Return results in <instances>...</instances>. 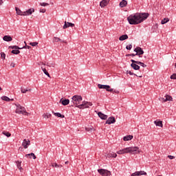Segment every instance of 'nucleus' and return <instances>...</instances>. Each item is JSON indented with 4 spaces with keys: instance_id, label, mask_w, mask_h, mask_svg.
<instances>
[{
    "instance_id": "obj_1",
    "label": "nucleus",
    "mask_w": 176,
    "mask_h": 176,
    "mask_svg": "<svg viewBox=\"0 0 176 176\" xmlns=\"http://www.w3.org/2000/svg\"><path fill=\"white\" fill-rule=\"evenodd\" d=\"M149 17V14L146 13H136L131 14L127 17V20L131 25H137L141 24L142 21L146 20Z\"/></svg>"
},
{
    "instance_id": "obj_2",
    "label": "nucleus",
    "mask_w": 176,
    "mask_h": 176,
    "mask_svg": "<svg viewBox=\"0 0 176 176\" xmlns=\"http://www.w3.org/2000/svg\"><path fill=\"white\" fill-rule=\"evenodd\" d=\"M140 153L141 151L138 146L126 147L117 151L118 155H124V153H131L132 155H137Z\"/></svg>"
},
{
    "instance_id": "obj_3",
    "label": "nucleus",
    "mask_w": 176,
    "mask_h": 176,
    "mask_svg": "<svg viewBox=\"0 0 176 176\" xmlns=\"http://www.w3.org/2000/svg\"><path fill=\"white\" fill-rule=\"evenodd\" d=\"M72 102H73L74 105H76V107L78 108V106H79L80 104V102L83 98L79 96V95H75L72 98Z\"/></svg>"
},
{
    "instance_id": "obj_4",
    "label": "nucleus",
    "mask_w": 176,
    "mask_h": 176,
    "mask_svg": "<svg viewBox=\"0 0 176 176\" xmlns=\"http://www.w3.org/2000/svg\"><path fill=\"white\" fill-rule=\"evenodd\" d=\"M16 113H19V115H24V113H25V115H28L29 113L27 112V111L25 110V108L24 107H22L20 104H16Z\"/></svg>"
},
{
    "instance_id": "obj_5",
    "label": "nucleus",
    "mask_w": 176,
    "mask_h": 176,
    "mask_svg": "<svg viewBox=\"0 0 176 176\" xmlns=\"http://www.w3.org/2000/svg\"><path fill=\"white\" fill-rule=\"evenodd\" d=\"M93 104L90 102L83 101L81 104H79V106H77V108L79 109H85L86 108H89V107H91Z\"/></svg>"
},
{
    "instance_id": "obj_6",
    "label": "nucleus",
    "mask_w": 176,
    "mask_h": 176,
    "mask_svg": "<svg viewBox=\"0 0 176 176\" xmlns=\"http://www.w3.org/2000/svg\"><path fill=\"white\" fill-rule=\"evenodd\" d=\"M98 172L102 176H109V175H111V171H109L108 170H106V169H102V168L98 169Z\"/></svg>"
},
{
    "instance_id": "obj_7",
    "label": "nucleus",
    "mask_w": 176,
    "mask_h": 176,
    "mask_svg": "<svg viewBox=\"0 0 176 176\" xmlns=\"http://www.w3.org/2000/svg\"><path fill=\"white\" fill-rule=\"evenodd\" d=\"M98 87L99 89H105L107 91H110L111 93H113V89H111V86L109 85H104L98 84Z\"/></svg>"
},
{
    "instance_id": "obj_8",
    "label": "nucleus",
    "mask_w": 176,
    "mask_h": 176,
    "mask_svg": "<svg viewBox=\"0 0 176 176\" xmlns=\"http://www.w3.org/2000/svg\"><path fill=\"white\" fill-rule=\"evenodd\" d=\"M30 145H31V141H30V140L24 139L22 142V146H23L25 149H27Z\"/></svg>"
},
{
    "instance_id": "obj_9",
    "label": "nucleus",
    "mask_w": 176,
    "mask_h": 176,
    "mask_svg": "<svg viewBox=\"0 0 176 176\" xmlns=\"http://www.w3.org/2000/svg\"><path fill=\"white\" fill-rule=\"evenodd\" d=\"M160 101H162V102H166L167 101H173V97L169 95H166L165 98H160Z\"/></svg>"
},
{
    "instance_id": "obj_10",
    "label": "nucleus",
    "mask_w": 176,
    "mask_h": 176,
    "mask_svg": "<svg viewBox=\"0 0 176 176\" xmlns=\"http://www.w3.org/2000/svg\"><path fill=\"white\" fill-rule=\"evenodd\" d=\"M134 52H136L137 56H142V54H144V50L140 47H137L135 50Z\"/></svg>"
},
{
    "instance_id": "obj_11",
    "label": "nucleus",
    "mask_w": 176,
    "mask_h": 176,
    "mask_svg": "<svg viewBox=\"0 0 176 176\" xmlns=\"http://www.w3.org/2000/svg\"><path fill=\"white\" fill-rule=\"evenodd\" d=\"M140 175H146V173L144 170L136 171L131 174V176H140Z\"/></svg>"
},
{
    "instance_id": "obj_12",
    "label": "nucleus",
    "mask_w": 176,
    "mask_h": 176,
    "mask_svg": "<svg viewBox=\"0 0 176 176\" xmlns=\"http://www.w3.org/2000/svg\"><path fill=\"white\" fill-rule=\"evenodd\" d=\"M116 122L114 117H109L106 121V124H113Z\"/></svg>"
},
{
    "instance_id": "obj_13",
    "label": "nucleus",
    "mask_w": 176,
    "mask_h": 176,
    "mask_svg": "<svg viewBox=\"0 0 176 176\" xmlns=\"http://www.w3.org/2000/svg\"><path fill=\"white\" fill-rule=\"evenodd\" d=\"M109 1L111 0H102L100 3V8H105V6H107L108 4L109 3Z\"/></svg>"
},
{
    "instance_id": "obj_14",
    "label": "nucleus",
    "mask_w": 176,
    "mask_h": 176,
    "mask_svg": "<svg viewBox=\"0 0 176 176\" xmlns=\"http://www.w3.org/2000/svg\"><path fill=\"white\" fill-rule=\"evenodd\" d=\"M34 12H35V10H34V8H30L29 10H28L25 12H23V16H30L31 14H32V13H34Z\"/></svg>"
},
{
    "instance_id": "obj_15",
    "label": "nucleus",
    "mask_w": 176,
    "mask_h": 176,
    "mask_svg": "<svg viewBox=\"0 0 176 176\" xmlns=\"http://www.w3.org/2000/svg\"><path fill=\"white\" fill-rule=\"evenodd\" d=\"M69 27H75V24L71 23L69 22L65 21V25H63V30L69 28Z\"/></svg>"
},
{
    "instance_id": "obj_16",
    "label": "nucleus",
    "mask_w": 176,
    "mask_h": 176,
    "mask_svg": "<svg viewBox=\"0 0 176 176\" xmlns=\"http://www.w3.org/2000/svg\"><path fill=\"white\" fill-rule=\"evenodd\" d=\"M3 40L6 42H12V41H13V38H12V36L9 35H6L3 37Z\"/></svg>"
},
{
    "instance_id": "obj_17",
    "label": "nucleus",
    "mask_w": 176,
    "mask_h": 176,
    "mask_svg": "<svg viewBox=\"0 0 176 176\" xmlns=\"http://www.w3.org/2000/svg\"><path fill=\"white\" fill-rule=\"evenodd\" d=\"M99 118H100V119H102L103 120H107V119H108V116L101 113V112H99L98 113Z\"/></svg>"
},
{
    "instance_id": "obj_18",
    "label": "nucleus",
    "mask_w": 176,
    "mask_h": 176,
    "mask_svg": "<svg viewBox=\"0 0 176 176\" xmlns=\"http://www.w3.org/2000/svg\"><path fill=\"white\" fill-rule=\"evenodd\" d=\"M131 63H135V64H138V65H141L143 67H146V65L144 63L137 61V60H134L133 59H131Z\"/></svg>"
},
{
    "instance_id": "obj_19",
    "label": "nucleus",
    "mask_w": 176,
    "mask_h": 176,
    "mask_svg": "<svg viewBox=\"0 0 176 176\" xmlns=\"http://www.w3.org/2000/svg\"><path fill=\"white\" fill-rule=\"evenodd\" d=\"M15 10L16 12V14H19V16H24V12H22L21 10L19 8H15Z\"/></svg>"
},
{
    "instance_id": "obj_20",
    "label": "nucleus",
    "mask_w": 176,
    "mask_h": 176,
    "mask_svg": "<svg viewBox=\"0 0 176 176\" xmlns=\"http://www.w3.org/2000/svg\"><path fill=\"white\" fill-rule=\"evenodd\" d=\"M60 102H61L62 105H68V104H69V99H60Z\"/></svg>"
},
{
    "instance_id": "obj_21",
    "label": "nucleus",
    "mask_w": 176,
    "mask_h": 176,
    "mask_svg": "<svg viewBox=\"0 0 176 176\" xmlns=\"http://www.w3.org/2000/svg\"><path fill=\"white\" fill-rule=\"evenodd\" d=\"M131 66L135 71L140 69V66L138 65H137V63H132V64H131Z\"/></svg>"
},
{
    "instance_id": "obj_22",
    "label": "nucleus",
    "mask_w": 176,
    "mask_h": 176,
    "mask_svg": "<svg viewBox=\"0 0 176 176\" xmlns=\"http://www.w3.org/2000/svg\"><path fill=\"white\" fill-rule=\"evenodd\" d=\"M125 6H127V1H126V0H122V1L120 3V8H125Z\"/></svg>"
},
{
    "instance_id": "obj_23",
    "label": "nucleus",
    "mask_w": 176,
    "mask_h": 176,
    "mask_svg": "<svg viewBox=\"0 0 176 176\" xmlns=\"http://www.w3.org/2000/svg\"><path fill=\"white\" fill-rule=\"evenodd\" d=\"M154 123L156 126H158V127H163V122L162 121L155 120Z\"/></svg>"
},
{
    "instance_id": "obj_24",
    "label": "nucleus",
    "mask_w": 176,
    "mask_h": 176,
    "mask_svg": "<svg viewBox=\"0 0 176 176\" xmlns=\"http://www.w3.org/2000/svg\"><path fill=\"white\" fill-rule=\"evenodd\" d=\"M126 39H129V36L127 34L122 35L119 38V41H126Z\"/></svg>"
},
{
    "instance_id": "obj_25",
    "label": "nucleus",
    "mask_w": 176,
    "mask_h": 176,
    "mask_svg": "<svg viewBox=\"0 0 176 176\" xmlns=\"http://www.w3.org/2000/svg\"><path fill=\"white\" fill-rule=\"evenodd\" d=\"M133 140V135H128V136H124L123 138V140L124 141H130Z\"/></svg>"
},
{
    "instance_id": "obj_26",
    "label": "nucleus",
    "mask_w": 176,
    "mask_h": 176,
    "mask_svg": "<svg viewBox=\"0 0 176 176\" xmlns=\"http://www.w3.org/2000/svg\"><path fill=\"white\" fill-rule=\"evenodd\" d=\"M41 69H42V71L44 72V74L47 75L48 78H50V74H49V72H47V70H46V68L41 67Z\"/></svg>"
},
{
    "instance_id": "obj_27",
    "label": "nucleus",
    "mask_w": 176,
    "mask_h": 176,
    "mask_svg": "<svg viewBox=\"0 0 176 176\" xmlns=\"http://www.w3.org/2000/svg\"><path fill=\"white\" fill-rule=\"evenodd\" d=\"M1 100H3V101H7V102L13 101V99H10L8 96L1 97Z\"/></svg>"
},
{
    "instance_id": "obj_28",
    "label": "nucleus",
    "mask_w": 176,
    "mask_h": 176,
    "mask_svg": "<svg viewBox=\"0 0 176 176\" xmlns=\"http://www.w3.org/2000/svg\"><path fill=\"white\" fill-rule=\"evenodd\" d=\"M43 118H44L45 119H49V118H52V114L49 113H44L43 114Z\"/></svg>"
},
{
    "instance_id": "obj_29",
    "label": "nucleus",
    "mask_w": 176,
    "mask_h": 176,
    "mask_svg": "<svg viewBox=\"0 0 176 176\" xmlns=\"http://www.w3.org/2000/svg\"><path fill=\"white\" fill-rule=\"evenodd\" d=\"M2 134H3V135H6V137H10V135H12V134L10 133H9L8 131H3L2 132Z\"/></svg>"
},
{
    "instance_id": "obj_30",
    "label": "nucleus",
    "mask_w": 176,
    "mask_h": 176,
    "mask_svg": "<svg viewBox=\"0 0 176 176\" xmlns=\"http://www.w3.org/2000/svg\"><path fill=\"white\" fill-rule=\"evenodd\" d=\"M16 166H17V168H19V170H20L21 171V170H23V168L21 167V162L17 161Z\"/></svg>"
},
{
    "instance_id": "obj_31",
    "label": "nucleus",
    "mask_w": 176,
    "mask_h": 176,
    "mask_svg": "<svg viewBox=\"0 0 176 176\" xmlns=\"http://www.w3.org/2000/svg\"><path fill=\"white\" fill-rule=\"evenodd\" d=\"M25 156V157L31 156L32 157H33V159H36V156L35 155V154H34V153H31L30 154H26Z\"/></svg>"
},
{
    "instance_id": "obj_32",
    "label": "nucleus",
    "mask_w": 176,
    "mask_h": 176,
    "mask_svg": "<svg viewBox=\"0 0 176 176\" xmlns=\"http://www.w3.org/2000/svg\"><path fill=\"white\" fill-rule=\"evenodd\" d=\"M169 21H170V19L168 18H165L162 20L161 23L166 24V23H168Z\"/></svg>"
},
{
    "instance_id": "obj_33",
    "label": "nucleus",
    "mask_w": 176,
    "mask_h": 176,
    "mask_svg": "<svg viewBox=\"0 0 176 176\" xmlns=\"http://www.w3.org/2000/svg\"><path fill=\"white\" fill-rule=\"evenodd\" d=\"M53 113H54V115L55 116H57L58 118H65V116H64V115H61V113H54V112H53Z\"/></svg>"
},
{
    "instance_id": "obj_34",
    "label": "nucleus",
    "mask_w": 176,
    "mask_h": 176,
    "mask_svg": "<svg viewBox=\"0 0 176 176\" xmlns=\"http://www.w3.org/2000/svg\"><path fill=\"white\" fill-rule=\"evenodd\" d=\"M61 41V38H58V37H54L52 42L54 43L56 42H60Z\"/></svg>"
},
{
    "instance_id": "obj_35",
    "label": "nucleus",
    "mask_w": 176,
    "mask_h": 176,
    "mask_svg": "<svg viewBox=\"0 0 176 176\" xmlns=\"http://www.w3.org/2000/svg\"><path fill=\"white\" fill-rule=\"evenodd\" d=\"M52 167H56V168H61V167H63V165L57 164V163L52 164Z\"/></svg>"
},
{
    "instance_id": "obj_36",
    "label": "nucleus",
    "mask_w": 176,
    "mask_h": 176,
    "mask_svg": "<svg viewBox=\"0 0 176 176\" xmlns=\"http://www.w3.org/2000/svg\"><path fill=\"white\" fill-rule=\"evenodd\" d=\"M85 130H86V131H89L90 133H91V131H95V129L93 126L86 128Z\"/></svg>"
},
{
    "instance_id": "obj_37",
    "label": "nucleus",
    "mask_w": 176,
    "mask_h": 176,
    "mask_svg": "<svg viewBox=\"0 0 176 176\" xmlns=\"http://www.w3.org/2000/svg\"><path fill=\"white\" fill-rule=\"evenodd\" d=\"M11 49H16V50H20L22 49V47H19L17 45H13L10 47Z\"/></svg>"
},
{
    "instance_id": "obj_38",
    "label": "nucleus",
    "mask_w": 176,
    "mask_h": 176,
    "mask_svg": "<svg viewBox=\"0 0 176 176\" xmlns=\"http://www.w3.org/2000/svg\"><path fill=\"white\" fill-rule=\"evenodd\" d=\"M11 53H12V54H19L20 53V50H13Z\"/></svg>"
},
{
    "instance_id": "obj_39",
    "label": "nucleus",
    "mask_w": 176,
    "mask_h": 176,
    "mask_svg": "<svg viewBox=\"0 0 176 176\" xmlns=\"http://www.w3.org/2000/svg\"><path fill=\"white\" fill-rule=\"evenodd\" d=\"M21 93H23V94H25L26 91H31V89H24V88H21Z\"/></svg>"
},
{
    "instance_id": "obj_40",
    "label": "nucleus",
    "mask_w": 176,
    "mask_h": 176,
    "mask_svg": "<svg viewBox=\"0 0 176 176\" xmlns=\"http://www.w3.org/2000/svg\"><path fill=\"white\" fill-rule=\"evenodd\" d=\"M25 46L23 47L22 49H31V46L27 45V43L25 41Z\"/></svg>"
},
{
    "instance_id": "obj_41",
    "label": "nucleus",
    "mask_w": 176,
    "mask_h": 176,
    "mask_svg": "<svg viewBox=\"0 0 176 176\" xmlns=\"http://www.w3.org/2000/svg\"><path fill=\"white\" fill-rule=\"evenodd\" d=\"M106 157H113V153H109L106 155Z\"/></svg>"
},
{
    "instance_id": "obj_42",
    "label": "nucleus",
    "mask_w": 176,
    "mask_h": 176,
    "mask_svg": "<svg viewBox=\"0 0 176 176\" xmlns=\"http://www.w3.org/2000/svg\"><path fill=\"white\" fill-rule=\"evenodd\" d=\"M40 6H49L47 3H40Z\"/></svg>"
},
{
    "instance_id": "obj_43",
    "label": "nucleus",
    "mask_w": 176,
    "mask_h": 176,
    "mask_svg": "<svg viewBox=\"0 0 176 176\" xmlns=\"http://www.w3.org/2000/svg\"><path fill=\"white\" fill-rule=\"evenodd\" d=\"M132 48H133V45H127V46L126 47V49L127 50H131Z\"/></svg>"
},
{
    "instance_id": "obj_44",
    "label": "nucleus",
    "mask_w": 176,
    "mask_h": 176,
    "mask_svg": "<svg viewBox=\"0 0 176 176\" xmlns=\"http://www.w3.org/2000/svg\"><path fill=\"white\" fill-rule=\"evenodd\" d=\"M31 46H36L38 45V42L30 43Z\"/></svg>"
},
{
    "instance_id": "obj_45",
    "label": "nucleus",
    "mask_w": 176,
    "mask_h": 176,
    "mask_svg": "<svg viewBox=\"0 0 176 176\" xmlns=\"http://www.w3.org/2000/svg\"><path fill=\"white\" fill-rule=\"evenodd\" d=\"M1 58H4L6 57V54H5L3 52H1Z\"/></svg>"
},
{
    "instance_id": "obj_46",
    "label": "nucleus",
    "mask_w": 176,
    "mask_h": 176,
    "mask_svg": "<svg viewBox=\"0 0 176 176\" xmlns=\"http://www.w3.org/2000/svg\"><path fill=\"white\" fill-rule=\"evenodd\" d=\"M170 79H176V74H173L172 76H170Z\"/></svg>"
},
{
    "instance_id": "obj_47",
    "label": "nucleus",
    "mask_w": 176,
    "mask_h": 176,
    "mask_svg": "<svg viewBox=\"0 0 176 176\" xmlns=\"http://www.w3.org/2000/svg\"><path fill=\"white\" fill-rule=\"evenodd\" d=\"M46 12V9H41L40 10V13H45Z\"/></svg>"
},
{
    "instance_id": "obj_48",
    "label": "nucleus",
    "mask_w": 176,
    "mask_h": 176,
    "mask_svg": "<svg viewBox=\"0 0 176 176\" xmlns=\"http://www.w3.org/2000/svg\"><path fill=\"white\" fill-rule=\"evenodd\" d=\"M168 159H170V160H172V159H175V157L173 156V155H168Z\"/></svg>"
},
{
    "instance_id": "obj_49",
    "label": "nucleus",
    "mask_w": 176,
    "mask_h": 176,
    "mask_svg": "<svg viewBox=\"0 0 176 176\" xmlns=\"http://www.w3.org/2000/svg\"><path fill=\"white\" fill-rule=\"evenodd\" d=\"M15 65H16V64H14V63H11V64H10V67H12V68H14Z\"/></svg>"
},
{
    "instance_id": "obj_50",
    "label": "nucleus",
    "mask_w": 176,
    "mask_h": 176,
    "mask_svg": "<svg viewBox=\"0 0 176 176\" xmlns=\"http://www.w3.org/2000/svg\"><path fill=\"white\" fill-rule=\"evenodd\" d=\"M118 155L115 153H113V157H116Z\"/></svg>"
},
{
    "instance_id": "obj_51",
    "label": "nucleus",
    "mask_w": 176,
    "mask_h": 176,
    "mask_svg": "<svg viewBox=\"0 0 176 176\" xmlns=\"http://www.w3.org/2000/svg\"><path fill=\"white\" fill-rule=\"evenodd\" d=\"M130 56H131L132 57H135V56H137V55H136V54H130Z\"/></svg>"
},
{
    "instance_id": "obj_52",
    "label": "nucleus",
    "mask_w": 176,
    "mask_h": 176,
    "mask_svg": "<svg viewBox=\"0 0 176 176\" xmlns=\"http://www.w3.org/2000/svg\"><path fill=\"white\" fill-rule=\"evenodd\" d=\"M3 3V0H0V6L2 5Z\"/></svg>"
},
{
    "instance_id": "obj_53",
    "label": "nucleus",
    "mask_w": 176,
    "mask_h": 176,
    "mask_svg": "<svg viewBox=\"0 0 176 176\" xmlns=\"http://www.w3.org/2000/svg\"><path fill=\"white\" fill-rule=\"evenodd\" d=\"M39 65H45V64L41 62L39 63Z\"/></svg>"
},
{
    "instance_id": "obj_54",
    "label": "nucleus",
    "mask_w": 176,
    "mask_h": 176,
    "mask_svg": "<svg viewBox=\"0 0 176 176\" xmlns=\"http://www.w3.org/2000/svg\"><path fill=\"white\" fill-rule=\"evenodd\" d=\"M129 75H133L131 72H129Z\"/></svg>"
},
{
    "instance_id": "obj_55",
    "label": "nucleus",
    "mask_w": 176,
    "mask_h": 176,
    "mask_svg": "<svg viewBox=\"0 0 176 176\" xmlns=\"http://www.w3.org/2000/svg\"><path fill=\"white\" fill-rule=\"evenodd\" d=\"M68 163H69L68 161H67L65 162V164H68Z\"/></svg>"
},
{
    "instance_id": "obj_56",
    "label": "nucleus",
    "mask_w": 176,
    "mask_h": 176,
    "mask_svg": "<svg viewBox=\"0 0 176 176\" xmlns=\"http://www.w3.org/2000/svg\"><path fill=\"white\" fill-rule=\"evenodd\" d=\"M47 65L48 67H50V65H49V63H47Z\"/></svg>"
},
{
    "instance_id": "obj_57",
    "label": "nucleus",
    "mask_w": 176,
    "mask_h": 176,
    "mask_svg": "<svg viewBox=\"0 0 176 176\" xmlns=\"http://www.w3.org/2000/svg\"><path fill=\"white\" fill-rule=\"evenodd\" d=\"M175 67L176 68V63H175Z\"/></svg>"
},
{
    "instance_id": "obj_58",
    "label": "nucleus",
    "mask_w": 176,
    "mask_h": 176,
    "mask_svg": "<svg viewBox=\"0 0 176 176\" xmlns=\"http://www.w3.org/2000/svg\"><path fill=\"white\" fill-rule=\"evenodd\" d=\"M0 90H2V88L0 87Z\"/></svg>"
}]
</instances>
